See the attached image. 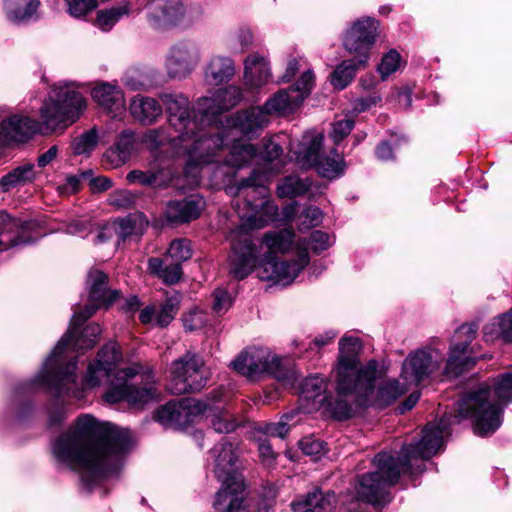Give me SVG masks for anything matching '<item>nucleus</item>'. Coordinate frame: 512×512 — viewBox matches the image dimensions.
Instances as JSON below:
<instances>
[{"label":"nucleus","mask_w":512,"mask_h":512,"mask_svg":"<svg viewBox=\"0 0 512 512\" xmlns=\"http://www.w3.org/2000/svg\"><path fill=\"white\" fill-rule=\"evenodd\" d=\"M132 446L130 430L86 414L78 417L74 429L55 441L52 452L59 462L78 470L82 480L91 484L117 473Z\"/></svg>","instance_id":"1"},{"label":"nucleus","mask_w":512,"mask_h":512,"mask_svg":"<svg viewBox=\"0 0 512 512\" xmlns=\"http://www.w3.org/2000/svg\"><path fill=\"white\" fill-rule=\"evenodd\" d=\"M107 279L106 274L100 270L89 272L90 303L83 310L74 312L67 333L59 340L39 373L40 381L54 388L59 395L71 393L76 398L81 396L79 391L71 390L68 387L69 384H74L76 380V362L65 363V354L70 351L83 353L85 350L91 349L97 342V337L101 333L98 324H89L79 335L77 330L98 308L112 304L119 297V291L108 290Z\"/></svg>","instance_id":"2"},{"label":"nucleus","mask_w":512,"mask_h":512,"mask_svg":"<svg viewBox=\"0 0 512 512\" xmlns=\"http://www.w3.org/2000/svg\"><path fill=\"white\" fill-rule=\"evenodd\" d=\"M160 100L169 127L149 129L142 135V143L151 150L167 146L175 156L187 158V173L193 166L213 162L217 152L223 149V136L211 135L199 127L195 111L185 95L162 93Z\"/></svg>","instance_id":"3"},{"label":"nucleus","mask_w":512,"mask_h":512,"mask_svg":"<svg viewBox=\"0 0 512 512\" xmlns=\"http://www.w3.org/2000/svg\"><path fill=\"white\" fill-rule=\"evenodd\" d=\"M83 95L71 85L54 89V96L43 102L40 108L41 121L29 116L12 115L3 120L0 127V146L12 142H25L37 133L50 134L63 130L78 119L85 109Z\"/></svg>","instance_id":"4"},{"label":"nucleus","mask_w":512,"mask_h":512,"mask_svg":"<svg viewBox=\"0 0 512 512\" xmlns=\"http://www.w3.org/2000/svg\"><path fill=\"white\" fill-rule=\"evenodd\" d=\"M121 360L122 354L117 343L106 344L98 352L97 358L88 365L85 385L94 388L108 383L104 399L110 404L125 401L133 407H141L155 400L157 392L153 383L139 386L130 382L138 374V366L116 370Z\"/></svg>","instance_id":"5"},{"label":"nucleus","mask_w":512,"mask_h":512,"mask_svg":"<svg viewBox=\"0 0 512 512\" xmlns=\"http://www.w3.org/2000/svg\"><path fill=\"white\" fill-rule=\"evenodd\" d=\"M267 252L258 268V278L286 286L291 284L309 264L308 242L295 240L292 228L269 231L262 238Z\"/></svg>","instance_id":"6"},{"label":"nucleus","mask_w":512,"mask_h":512,"mask_svg":"<svg viewBox=\"0 0 512 512\" xmlns=\"http://www.w3.org/2000/svg\"><path fill=\"white\" fill-rule=\"evenodd\" d=\"M512 401V369L498 376L493 387L481 385L465 394L458 403V414L451 423L461 418L474 422L475 433L485 436L495 432L501 425L503 405Z\"/></svg>","instance_id":"7"},{"label":"nucleus","mask_w":512,"mask_h":512,"mask_svg":"<svg viewBox=\"0 0 512 512\" xmlns=\"http://www.w3.org/2000/svg\"><path fill=\"white\" fill-rule=\"evenodd\" d=\"M214 459V473L222 482L216 494L215 509L224 507V512H248L244 505V481L237 472L238 448L229 442H222L211 450Z\"/></svg>","instance_id":"8"},{"label":"nucleus","mask_w":512,"mask_h":512,"mask_svg":"<svg viewBox=\"0 0 512 512\" xmlns=\"http://www.w3.org/2000/svg\"><path fill=\"white\" fill-rule=\"evenodd\" d=\"M268 175L254 170L251 176L242 180L237 187L227 188L229 194H239L243 190L245 198L243 206L238 202L235 209L241 219V229H259L276 219L278 213L277 205L267 199Z\"/></svg>","instance_id":"9"},{"label":"nucleus","mask_w":512,"mask_h":512,"mask_svg":"<svg viewBox=\"0 0 512 512\" xmlns=\"http://www.w3.org/2000/svg\"><path fill=\"white\" fill-rule=\"evenodd\" d=\"M380 377L381 372L378 370L377 362L371 360L359 368L353 383L343 393H339L338 397H349L359 406L385 407L409 389L405 381L399 383L398 380H389L378 385L376 389V383Z\"/></svg>","instance_id":"10"},{"label":"nucleus","mask_w":512,"mask_h":512,"mask_svg":"<svg viewBox=\"0 0 512 512\" xmlns=\"http://www.w3.org/2000/svg\"><path fill=\"white\" fill-rule=\"evenodd\" d=\"M240 375L256 380L263 375H272L285 386H293L297 381L296 372L286 369L282 359L267 347H249L242 351L231 363Z\"/></svg>","instance_id":"11"},{"label":"nucleus","mask_w":512,"mask_h":512,"mask_svg":"<svg viewBox=\"0 0 512 512\" xmlns=\"http://www.w3.org/2000/svg\"><path fill=\"white\" fill-rule=\"evenodd\" d=\"M374 464L376 471L359 477L355 489L360 500L376 505L386 501L387 487L396 483L405 471L391 453L377 454Z\"/></svg>","instance_id":"12"},{"label":"nucleus","mask_w":512,"mask_h":512,"mask_svg":"<svg viewBox=\"0 0 512 512\" xmlns=\"http://www.w3.org/2000/svg\"><path fill=\"white\" fill-rule=\"evenodd\" d=\"M167 389L176 395L200 391L207 383L208 371L201 356L186 352L172 361Z\"/></svg>","instance_id":"13"},{"label":"nucleus","mask_w":512,"mask_h":512,"mask_svg":"<svg viewBox=\"0 0 512 512\" xmlns=\"http://www.w3.org/2000/svg\"><path fill=\"white\" fill-rule=\"evenodd\" d=\"M323 142V135L320 133H307L299 144V149L294 151L296 161L302 167L315 166L318 173L325 178L334 179L344 173V158L332 150V157L321 156L320 148Z\"/></svg>","instance_id":"14"},{"label":"nucleus","mask_w":512,"mask_h":512,"mask_svg":"<svg viewBox=\"0 0 512 512\" xmlns=\"http://www.w3.org/2000/svg\"><path fill=\"white\" fill-rule=\"evenodd\" d=\"M191 257L190 242L186 239H175L170 243L168 251L162 258H149L147 269L150 274L160 278L164 283L172 285L182 277L181 264Z\"/></svg>","instance_id":"15"},{"label":"nucleus","mask_w":512,"mask_h":512,"mask_svg":"<svg viewBox=\"0 0 512 512\" xmlns=\"http://www.w3.org/2000/svg\"><path fill=\"white\" fill-rule=\"evenodd\" d=\"M443 360V353L438 349L432 347L417 349L404 360L400 378L409 388L417 386L438 371Z\"/></svg>","instance_id":"16"},{"label":"nucleus","mask_w":512,"mask_h":512,"mask_svg":"<svg viewBox=\"0 0 512 512\" xmlns=\"http://www.w3.org/2000/svg\"><path fill=\"white\" fill-rule=\"evenodd\" d=\"M379 22L371 17L355 21L346 31L343 45L347 52L358 58V65H367L373 45L378 37Z\"/></svg>","instance_id":"17"},{"label":"nucleus","mask_w":512,"mask_h":512,"mask_svg":"<svg viewBox=\"0 0 512 512\" xmlns=\"http://www.w3.org/2000/svg\"><path fill=\"white\" fill-rule=\"evenodd\" d=\"M444 429L445 424L443 422L437 426L427 425L423 429V436L418 443L403 446L395 458L405 472L412 467L413 462L418 458L426 460L438 453L443 445Z\"/></svg>","instance_id":"18"},{"label":"nucleus","mask_w":512,"mask_h":512,"mask_svg":"<svg viewBox=\"0 0 512 512\" xmlns=\"http://www.w3.org/2000/svg\"><path fill=\"white\" fill-rule=\"evenodd\" d=\"M314 73L306 70L289 89L280 90L270 97L262 107L269 117L271 114L291 112L301 105L314 85Z\"/></svg>","instance_id":"19"},{"label":"nucleus","mask_w":512,"mask_h":512,"mask_svg":"<svg viewBox=\"0 0 512 512\" xmlns=\"http://www.w3.org/2000/svg\"><path fill=\"white\" fill-rule=\"evenodd\" d=\"M477 326L474 324H463L455 332V343L451 345L449 358L446 362L445 373L449 376H457L464 370L475 364L474 357L470 354L473 348H470L471 342L475 339Z\"/></svg>","instance_id":"20"},{"label":"nucleus","mask_w":512,"mask_h":512,"mask_svg":"<svg viewBox=\"0 0 512 512\" xmlns=\"http://www.w3.org/2000/svg\"><path fill=\"white\" fill-rule=\"evenodd\" d=\"M232 254L229 257V271L237 279H244L256 267L258 250L247 234L240 231L230 235Z\"/></svg>","instance_id":"21"},{"label":"nucleus","mask_w":512,"mask_h":512,"mask_svg":"<svg viewBox=\"0 0 512 512\" xmlns=\"http://www.w3.org/2000/svg\"><path fill=\"white\" fill-rule=\"evenodd\" d=\"M361 342L357 337L346 336L339 342V357L336 366L337 395L343 393L357 377L359 369L358 352L361 350Z\"/></svg>","instance_id":"22"},{"label":"nucleus","mask_w":512,"mask_h":512,"mask_svg":"<svg viewBox=\"0 0 512 512\" xmlns=\"http://www.w3.org/2000/svg\"><path fill=\"white\" fill-rule=\"evenodd\" d=\"M328 382L325 378L313 375L305 379L301 386V396L312 401L314 408L328 407L331 408L339 418H347L350 416L351 409L347 403H342V398L333 405L332 398L327 394Z\"/></svg>","instance_id":"23"},{"label":"nucleus","mask_w":512,"mask_h":512,"mask_svg":"<svg viewBox=\"0 0 512 512\" xmlns=\"http://www.w3.org/2000/svg\"><path fill=\"white\" fill-rule=\"evenodd\" d=\"M206 405L193 398H183L170 401L159 408L154 418L163 425H183L192 421V418L205 412Z\"/></svg>","instance_id":"24"},{"label":"nucleus","mask_w":512,"mask_h":512,"mask_svg":"<svg viewBox=\"0 0 512 512\" xmlns=\"http://www.w3.org/2000/svg\"><path fill=\"white\" fill-rule=\"evenodd\" d=\"M200 56L196 46L189 42L174 45L166 60V70L170 78H186L196 68Z\"/></svg>","instance_id":"25"},{"label":"nucleus","mask_w":512,"mask_h":512,"mask_svg":"<svg viewBox=\"0 0 512 512\" xmlns=\"http://www.w3.org/2000/svg\"><path fill=\"white\" fill-rule=\"evenodd\" d=\"M146 9L150 23L157 29L172 27L183 16L181 0H148Z\"/></svg>","instance_id":"26"},{"label":"nucleus","mask_w":512,"mask_h":512,"mask_svg":"<svg viewBox=\"0 0 512 512\" xmlns=\"http://www.w3.org/2000/svg\"><path fill=\"white\" fill-rule=\"evenodd\" d=\"M242 97L241 90L235 86L220 89L212 96L202 97L197 102V109L204 117L215 116L230 110Z\"/></svg>","instance_id":"27"},{"label":"nucleus","mask_w":512,"mask_h":512,"mask_svg":"<svg viewBox=\"0 0 512 512\" xmlns=\"http://www.w3.org/2000/svg\"><path fill=\"white\" fill-rule=\"evenodd\" d=\"M94 101L112 118L122 117L126 111V101L122 89L114 84L101 82L91 91Z\"/></svg>","instance_id":"28"},{"label":"nucleus","mask_w":512,"mask_h":512,"mask_svg":"<svg viewBox=\"0 0 512 512\" xmlns=\"http://www.w3.org/2000/svg\"><path fill=\"white\" fill-rule=\"evenodd\" d=\"M204 205L203 198L197 195L182 200H172L167 203L165 215L172 223L190 222L200 216Z\"/></svg>","instance_id":"29"},{"label":"nucleus","mask_w":512,"mask_h":512,"mask_svg":"<svg viewBox=\"0 0 512 512\" xmlns=\"http://www.w3.org/2000/svg\"><path fill=\"white\" fill-rule=\"evenodd\" d=\"M227 122L230 133L238 130L247 137H253L268 124L269 118L262 107H252L237 113Z\"/></svg>","instance_id":"30"},{"label":"nucleus","mask_w":512,"mask_h":512,"mask_svg":"<svg viewBox=\"0 0 512 512\" xmlns=\"http://www.w3.org/2000/svg\"><path fill=\"white\" fill-rule=\"evenodd\" d=\"M129 112L135 121L150 126L162 117L163 108L155 98L138 94L130 100Z\"/></svg>","instance_id":"31"},{"label":"nucleus","mask_w":512,"mask_h":512,"mask_svg":"<svg viewBox=\"0 0 512 512\" xmlns=\"http://www.w3.org/2000/svg\"><path fill=\"white\" fill-rule=\"evenodd\" d=\"M173 178V174L170 169L164 167H150L146 171L142 170H131L126 179L130 184H139L142 186L153 187V188H165L167 187Z\"/></svg>","instance_id":"32"},{"label":"nucleus","mask_w":512,"mask_h":512,"mask_svg":"<svg viewBox=\"0 0 512 512\" xmlns=\"http://www.w3.org/2000/svg\"><path fill=\"white\" fill-rule=\"evenodd\" d=\"M244 65V79L247 85L257 88L270 80V66L264 56L253 53L246 58Z\"/></svg>","instance_id":"33"},{"label":"nucleus","mask_w":512,"mask_h":512,"mask_svg":"<svg viewBox=\"0 0 512 512\" xmlns=\"http://www.w3.org/2000/svg\"><path fill=\"white\" fill-rule=\"evenodd\" d=\"M335 502L333 492L323 493L315 489L298 501L291 504L294 512H331Z\"/></svg>","instance_id":"34"},{"label":"nucleus","mask_w":512,"mask_h":512,"mask_svg":"<svg viewBox=\"0 0 512 512\" xmlns=\"http://www.w3.org/2000/svg\"><path fill=\"white\" fill-rule=\"evenodd\" d=\"M148 226L144 214L134 213L109 223L108 232L114 230L118 244L133 235H141Z\"/></svg>","instance_id":"35"},{"label":"nucleus","mask_w":512,"mask_h":512,"mask_svg":"<svg viewBox=\"0 0 512 512\" xmlns=\"http://www.w3.org/2000/svg\"><path fill=\"white\" fill-rule=\"evenodd\" d=\"M483 335L487 342L503 340L512 343V309L487 323L483 328Z\"/></svg>","instance_id":"36"},{"label":"nucleus","mask_w":512,"mask_h":512,"mask_svg":"<svg viewBox=\"0 0 512 512\" xmlns=\"http://www.w3.org/2000/svg\"><path fill=\"white\" fill-rule=\"evenodd\" d=\"M235 67L232 59L215 56L209 61L205 70V79L208 84L218 86L233 77Z\"/></svg>","instance_id":"37"},{"label":"nucleus","mask_w":512,"mask_h":512,"mask_svg":"<svg viewBox=\"0 0 512 512\" xmlns=\"http://www.w3.org/2000/svg\"><path fill=\"white\" fill-rule=\"evenodd\" d=\"M39 5V0H6L4 9L9 21L22 23L33 17Z\"/></svg>","instance_id":"38"},{"label":"nucleus","mask_w":512,"mask_h":512,"mask_svg":"<svg viewBox=\"0 0 512 512\" xmlns=\"http://www.w3.org/2000/svg\"><path fill=\"white\" fill-rule=\"evenodd\" d=\"M257 157L258 153L252 144L236 140L232 144L225 161L228 166L239 169L250 164Z\"/></svg>","instance_id":"39"},{"label":"nucleus","mask_w":512,"mask_h":512,"mask_svg":"<svg viewBox=\"0 0 512 512\" xmlns=\"http://www.w3.org/2000/svg\"><path fill=\"white\" fill-rule=\"evenodd\" d=\"M35 178L34 166L25 164L13 169L0 180V189L8 192L15 187L25 185Z\"/></svg>","instance_id":"40"},{"label":"nucleus","mask_w":512,"mask_h":512,"mask_svg":"<svg viewBox=\"0 0 512 512\" xmlns=\"http://www.w3.org/2000/svg\"><path fill=\"white\" fill-rule=\"evenodd\" d=\"M130 13V5L123 2L118 6L109 9H102L97 12L94 25L104 32L110 31L114 25L124 16Z\"/></svg>","instance_id":"41"},{"label":"nucleus","mask_w":512,"mask_h":512,"mask_svg":"<svg viewBox=\"0 0 512 512\" xmlns=\"http://www.w3.org/2000/svg\"><path fill=\"white\" fill-rule=\"evenodd\" d=\"M366 65H358V58L353 60H345L339 64L331 75V84L338 90L346 88L355 77V73L359 68Z\"/></svg>","instance_id":"42"},{"label":"nucleus","mask_w":512,"mask_h":512,"mask_svg":"<svg viewBox=\"0 0 512 512\" xmlns=\"http://www.w3.org/2000/svg\"><path fill=\"white\" fill-rule=\"evenodd\" d=\"M308 190L309 183L298 176L286 177L277 187L278 196L287 198H294L303 195Z\"/></svg>","instance_id":"43"},{"label":"nucleus","mask_w":512,"mask_h":512,"mask_svg":"<svg viewBox=\"0 0 512 512\" xmlns=\"http://www.w3.org/2000/svg\"><path fill=\"white\" fill-rule=\"evenodd\" d=\"M401 55L395 50H389L381 59L378 65V72L382 80H386L391 74L395 73L401 66Z\"/></svg>","instance_id":"44"},{"label":"nucleus","mask_w":512,"mask_h":512,"mask_svg":"<svg viewBox=\"0 0 512 512\" xmlns=\"http://www.w3.org/2000/svg\"><path fill=\"white\" fill-rule=\"evenodd\" d=\"M98 144V134L95 128L90 129L75 138L72 144L75 154L90 153Z\"/></svg>","instance_id":"45"},{"label":"nucleus","mask_w":512,"mask_h":512,"mask_svg":"<svg viewBox=\"0 0 512 512\" xmlns=\"http://www.w3.org/2000/svg\"><path fill=\"white\" fill-rule=\"evenodd\" d=\"M298 446L303 454L311 457L315 461L326 453L325 443L312 436L303 437L298 442Z\"/></svg>","instance_id":"46"},{"label":"nucleus","mask_w":512,"mask_h":512,"mask_svg":"<svg viewBox=\"0 0 512 512\" xmlns=\"http://www.w3.org/2000/svg\"><path fill=\"white\" fill-rule=\"evenodd\" d=\"M67 11L74 18H84L98 7L97 0H64Z\"/></svg>","instance_id":"47"},{"label":"nucleus","mask_w":512,"mask_h":512,"mask_svg":"<svg viewBox=\"0 0 512 512\" xmlns=\"http://www.w3.org/2000/svg\"><path fill=\"white\" fill-rule=\"evenodd\" d=\"M123 84L132 91L143 90L147 86L146 75L138 68L128 69L123 76Z\"/></svg>","instance_id":"48"},{"label":"nucleus","mask_w":512,"mask_h":512,"mask_svg":"<svg viewBox=\"0 0 512 512\" xmlns=\"http://www.w3.org/2000/svg\"><path fill=\"white\" fill-rule=\"evenodd\" d=\"M322 220V211L316 206H309L299 215V228L310 229L318 226Z\"/></svg>","instance_id":"49"},{"label":"nucleus","mask_w":512,"mask_h":512,"mask_svg":"<svg viewBox=\"0 0 512 512\" xmlns=\"http://www.w3.org/2000/svg\"><path fill=\"white\" fill-rule=\"evenodd\" d=\"M183 326L188 331H196L203 328L207 322V315L199 309H192L182 317Z\"/></svg>","instance_id":"50"},{"label":"nucleus","mask_w":512,"mask_h":512,"mask_svg":"<svg viewBox=\"0 0 512 512\" xmlns=\"http://www.w3.org/2000/svg\"><path fill=\"white\" fill-rule=\"evenodd\" d=\"M178 311L177 305L172 301H166L160 308H156V324L160 327L167 326Z\"/></svg>","instance_id":"51"},{"label":"nucleus","mask_w":512,"mask_h":512,"mask_svg":"<svg viewBox=\"0 0 512 512\" xmlns=\"http://www.w3.org/2000/svg\"><path fill=\"white\" fill-rule=\"evenodd\" d=\"M333 244L332 237L323 231L315 230L309 238V245L314 253H320Z\"/></svg>","instance_id":"52"},{"label":"nucleus","mask_w":512,"mask_h":512,"mask_svg":"<svg viewBox=\"0 0 512 512\" xmlns=\"http://www.w3.org/2000/svg\"><path fill=\"white\" fill-rule=\"evenodd\" d=\"M213 428L218 433H230L234 431L236 422L228 412H220L212 420Z\"/></svg>","instance_id":"53"},{"label":"nucleus","mask_w":512,"mask_h":512,"mask_svg":"<svg viewBox=\"0 0 512 512\" xmlns=\"http://www.w3.org/2000/svg\"><path fill=\"white\" fill-rule=\"evenodd\" d=\"M258 452L260 461L264 467L270 469L275 466L277 454L266 439L258 441Z\"/></svg>","instance_id":"54"},{"label":"nucleus","mask_w":512,"mask_h":512,"mask_svg":"<svg viewBox=\"0 0 512 512\" xmlns=\"http://www.w3.org/2000/svg\"><path fill=\"white\" fill-rule=\"evenodd\" d=\"M134 145V133L126 130L119 135L115 148L123 155V157H127L129 159L134 150Z\"/></svg>","instance_id":"55"},{"label":"nucleus","mask_w":512,"mask_h":512,"mask_svg":"<svg viewBox=\"0 0 512 512\" xmlns=\"http://www.w3.org/2000/svg\"><path fill=\"white\" fill-rule=\"evenodd\" d=\"M232 301L229 293L224 289H216L213 293V310L217 314L225 313L231 307Z\"/></svg>","instance_id":"56"},{"label":"nucleus","mask_w":512,"mask_h":512,"mask_svg":"<svg viewBox=\"0 0 512 512\" xmlns=\"http://www.w3.org/2000/svg\"><path fill=\"white\" fill-rule=\"evenodd\" d=\"M354 122L351 119H342L336 121L332 127L331 136L338 143L343 140L353 129Z\"/></svg>","instance_id":"57"},{"label":"nucleus","mask_w":512,"mask_h":512,"mask_svg":"<svg viewBox=\"0 0 512 512\" xmlns=\"http://www.w3.org/2000/svg\"><path fill=\"white\" fill-rule=\"evenodd\" d=\"M282 154V148L279 144L268 141L264 144L262 152L258 155L264 162H273Z\"/></svg>","instance_id":"58"},{"label":"nucleus","mask_w":512,"mask_h":512,"mask_svg":"<svg viewBox=\"0 0 512 512\" xmlns=\"http://www.w3.org/2000/svg\"><path fill=\"white\" fill-rule=\"evenodd\" d=\"M18 223L5 211H0V234L5 237L18 232Z\"/></svg>","instance_id":"59"},{"label":"nucleus","mask_w":512,"mask_h":512,"mask_svg":"<svg viewBox=\"0 0 512 512\" xmlns=\"http://www.w3.org/2000/svg\"><path fill=\"white\" fill-rule=\"evenodd\" d=\"M128 160L129 159L127 157H123V155L115 147L109 149L104 154V162L109 165L110 168H117Z\"/></svg>","instance_id":"60"},{"label":"nucleus","mask_w":512,"mask_h":512,"mask_svg":"<svg viewBox=\"0 0 512 512\" xmlns=\"http://www.w3.org/2000/svg\"><path fill=\"white\" fill-rule=\"evenodd\" d=\"M58 149L56 146L50 147L45 153L38 157V166L45 167L50 164L57 155Z\"/></svg>","instance_id":"61"},{"label":"nucleus","mask_w":512,"mask_h":512,"mask_svg":"<svg viewBox=\"0 0 512 512\" xmlns=\"http://www.w3.org/2000/svg\"><path fill=\"white\" fill-rule=\"evenodd\" d=\"M294 414L284 415L279 422H277L276 437L284 438L289 432L288 421L293 418Z\"/></svg>","instance_id":"62"},{"label":"nucleus","mask_w":512,"mask_h":512,"mask_svg":"<svg viewBox=\"0 0 512 512\" xmlns=\"http://www.w3.org/2000/svg\"><path fill=\"white\" fill-rule=\"evenodd\" d=\"M376 156L382 161L391 160L393 152L391 146L387 142H382L376 149Z\"/></svg>","instance_id":"63"},{"label":"nucleus","mask_w":512,"mask_h":512,"mask_svg":"<svg viewBox=\"0 0 512 512\" xmlns=\"http://www.w3.org/2000/svg\"><path fill=\"white\" fill-rule=\"evenodd\" d=\"M237 40L241 45L242 50L247 49L252 44L253 41L252 32L249 29L240 30L237 35Z\"/></svg>","instance_id":"64"}]
</instances>
